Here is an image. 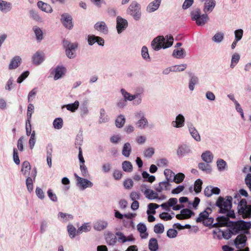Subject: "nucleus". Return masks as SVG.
I'll list each match as a JSON object with an SVG mask.
<instances>
[{
	"instance_id": "f257e3e1",
	"label": "nucleus",
	"mask_w": 251,
	"mask_h": 251,
	"mask_svg": "<svg viewBox=\"0 0 251 251\" xmlns=\"http://www.w3.org/2000/svg\"><path fill=\"white\" fill-rule=\"evenodd\" d=\"M216 6L215 0H206L204 3L203 11L204 13L201 14L200 8L197 7L193 9L190 13L191 19L195 21L198 26H203L209 20L207 13H211Z\"/></svg>"
},
{
	"instance_id": "f03ea898",
	"label": "nucleus",
	"mask_w": 251,
	"mask_h": 251,
	"mask_svg": "<svg viewBox=\"0 0 251 251\" xmlns=\"http://www.w3.org/2000/svg\"><path fill=\"white\" fill-rule=\"evenodd\" d=\"M174 38L171 35L158 36L155 38L151 43L152 48L156 51H158L161 48L166 49L170 47L173 44Z\"/></svg>"
},
{
	"instance_id": "7ed1b4c3",
	"label": "nucleus",
	"mask_w": 251,
	"mask_h": 251,
	"mask_svg": "<svg viewBox=\"0 0 251 251\" xmlns=\"http://www.w3.org/2000/svg\"><path fill=\"white\" fill-rule=\"evenodd\" d=\"M233 199L231 196H226L225 198L219 197L216 202V205L219 207V212L225 213L232 208V201Z\"/></svg>"
},
{
	"instance_id": "20e7f679",
	"label": "nucleus",
	"mask_w": 251,
	"mask_h": 251,
	"mask_svg": "<svg viewBox=\"0 0 251 251\" xmlns=\"http://www.w3.org/2000/svg\"><path fill=\"white\" fill-rule=\"evenodd\" d=\"M237 211L239 215L244 219L251 218V205L247 204L246 199H241L237 206Z\"/></svg>"
},
{
	"instance_id": "39448f33",
	"label": "nucleus",
	"mask_w": 251,
	"mask_h": 251,
	"mask_svg": "<svg viewBox=\"0 0 251 251\" xmlns=\"http://www.w3.org/2000/svg\"><path fill=\"white\" fill-rule=\"evenodd\" d=\"M127 12L132 16L135 20H139L141 17L140 5L136 1H132L127 9Z\"/></svg>"
},
{
	"instance_id": "423d86ee",
	"label": "nucleus",
	"mask_w": 251,
	"mask_h": 251,
	"mask_svg": "<svg viewBox=\"0 0 251 251\" xmlns=\"http://www.w3.org/2000/svg\"><path fill=\"white\" fill-rule=\"evenodd\" d=\"M63 45L65 49V53L67 56L72 59L75 57L76 50L78 48V44L77 43H71L67 40L63 41Z\"/></svg>"
},
{
	"instance_id": "0eeeda50",
	"label": "nucleus",
	"mask_w": 251,
	"mask_h": 251,
	"mask_svg": "<svg viewBox=\"0 0 251 251\" xmlns=\"http://www.w3.org/2000/svg\"><path fill=\"white\" fill-rule=\"evenodd\" d=\"M232 227L234 234H238L243 230H248L251 228V222L240 220L236 222H232Z\"/></svg>"
},
{
	"instance_id": "6e6552de",
	"label": "nucleus",
	"mask_w": 251,
	"mask_h": 251,
	"mask_svg": "<svg viewBox=\"0 0 251 251\" xmlns=\"http://www.w3.org/2000/svg\"><path fill=\"white\" fill-rule=\"evenodd\" d=\"M249 233L248 231H246L244 234H241L237 235L234 240V244L236 248L241 250L246 245L247 237L245 234Z\"/></svg>"
},
{
	"instance_id": "1a4fd4ad",
	"label": "nucleus",
	"mask_w": 251,
	"mask_h": 251,
	"mask_svg": "<svg viewBox=\"0 0 251 251\" xmlns=\"http://www.w3.org/2000/svg\"><path fill=\"white\" fill-rule=\"evenodd\" d=\"M74 176L76 179V185L81 190H83L88 187L93 186V184L90 180L79 176L76 174H75Z\"/></svg>"
},
{
	"instance_id": "9d476101",
	"label": "nucleus",
	"mask_w": 251,
	"mask_h": 251,
	"mask_svg": "<svg viewBox=\"0 0 251 251\" xmlns=\"http://www.w3.org/2000/svg\"><path fill=\"white\" fill-rule=\"evenodd\" d=\"M72 16L67 13L62 14L61 16L60 21L64 26L68 29H72L74 26Z\"/></svg>"
},
{
	"instance_id": "9b49d317",
	"label": "nucleus",
	"mask_w": 251,
	"mask_h": 251,
	"mask_svg": "<svg viewBox=\"0 0 251 251\" xmlns=\"http://www.w3.org/2000/svg\"><path fill=\"white\" fill-rule=\"evenodd\" d=\"M128 26V22L126 19L118 16L116 19V28L119 34L123 32Z\"/></svg>"
},
{
	"instance_id": "f8f14e48",
	"label": "nucleus",
	"mask_w": 251,
	"mask_h": 251,
	"mask_svg": "<svg viewBox=\"0 0 251 251\" xmlns=\"http://www.w3.org/2000/svg\"><path fill=\"white\" fill-rule=\"evenodd\" d=\"M187 126L190 134L191 137L197 142H200L201 141V136L194 126V125L191 122L187 123Z\"/></svg>"
},
{
	"instance_id": "ddd939ff",
	"label": "nucleus",
	"mask_w": 251,
	"mask_h": 251,
	"mask_svg": "<svg viewBox=\"0 0 251 251\" xmlns=\"http://www.w3.org/2000/svg\"><path fill=\"white\" fill-rule=\"evenodd\" d=\"M192 152L191 148L185 144L179 145L176 151V154L179 157H182Z\"/></svg>"
},
{
	"instance_id": "4468645a",
	"label": "nucleus",
	"mask_w": 251,
	"mask_h": 251,
	"mask_svg": "<svg viewBox=\"0 0 251 251\" xmlns=\"http://www.w3.org/2000/svg\"><path fill=\"white\" fill-rule=\"evenodd\" d=\"M217 230V231L214 230L213 233L215 234L217 232L218 233V237L219 238L222 237L226 239H228L231 237L232 235L235 234L234 232H233L232 230V227H231V229L227 228L225 230H221L218 228Z\"/></svg>"
},
{
	"instance_id": "2eb2a0df",
	"label": "nucleus",
	"mask_w": 251,
	"mask_h": 251,
	"mask_svg": "<svg viewBox=\"0 0 251 251\" xmlns=\"http://www.w3.org/2000/svg\"><path fill=\"white\" fill-rule=\"evenodd\" d=\"M31 175V176L33 177V179L31 177L27 176L25 181L27 190L30 193L33 191V181L35 179L37 175V170L35 168H34L33 170L32 171Z\"/></svg>"
},
{
	"instance_id": "dca6fc26",
	"label": "nucleus",
	"mask_w": 251,
	"mask_h": 251,
	"mask_svg": "<svg viewBox=\"0 0 251 251\" xmlns=\"http://www.w3.org/2000/svg\"><path fill=\"white\" fill-rule=\"evenodd\" d=\"M172 126L176 128H181L185 125V118L181 114H179L176 116L175 121H173L171 124Z\"/></svg>"
},
{
	"instance_id": "f3484780",
	"label": "nucleus",
	"mask_w": 251,
	"mask_h": 251,
	"mask_svg": "<svg viewBox=\"0 0 251 251\" xmlns=\"http://www.w3.org/2000/svg\"><path fill=\"white\" fill-rule=\"evenodd\" d=\"M162 0H154L151 2L146 7V11L148 13H152L156 11L159 7Z\"/></svg>"
},
{
	"instance_id": "a211bd4d",
	"label": "nucleus",
	"mask_w": 251,
	"mask_h": 251,
	"mask_svg": "<svg viewBox=\"0 0 251 251\" xmlns=\"http://www.w3.org/2000/svg\"><path fill=\"white\" fill-rule=\"evenodd\" d=\"M94 28L104 34H107L108 32V28L104 21L97 22L94 25Z\"/></svg>"
},
{
	"instance_id": "6ab92c4d",
	"label": "nucleus",
	"mask_w": 251,
	"mask_h": 251,
	"mask_svg": "<svg viewBox=\"0 0 251 251\" xmlns=\"http://www.w3.org/2000/svg\"><path fill=\"white\" fill-rule=\"evenodd\" d=\"M106 243L109 246H114L117 242V238L111 231H107L104 234Z\"/></svg>"
},
{
	"instance_id": "aec40b11",
	"label": "nucleus",
	"mask_w": 251,
	"mask_h": 251,
	"mask_svg": "<svg viewBox=\"0 0 251 251\" xmlns=\"http://www.w3.org/2000/svg\"><path fill=\"white\" fill-rule=\"evenodd\" d=\"M171 184L168 181H164L160 182L157 186H155L154 188L156 191L158 193L162 192L163 190L168 191L170 189Z\"/></svg>"
},
{
	"instance_id": "412c9836",
	"label": "nucleus",
	"mask_w": 251,
	"mask_h": 251,
	"mask_svg": "<svg viewBox=\"0 0 251 251\" xmlns=\"http://www.w3.org/2000/svg\"><path fill=\"white\" fill-rule=\"evenodd\" d=\"M22 63V58L20 56L16 55L11 60L8 65L9 70H14L17 68Z\"/></svg>"
},
{
	"instance_id": "4be33fe9",
	"label": "nucleus",
	"mask_w": 251,
	"mask_h": 251,
	"mask_svg": "<svg viewBox=\"0 0 251 251\" xmlns=\"http://www.w3.org/2000/svg\"><path fill=\"white\" fill-rule=\"evenodd\" d=\"M108 226V222L104 220H99L94 223L93 227L97 231H101Z\"/></svg>"
},
{
	"instance_id": "5701e85b",
	"label": "nucleus",
	"mask_w": 251,
	"mask_h": 251,
	"mask_svg": "<svg viewBox=\"0 0 251 251\" xmlns=\"http://www.w3.org/2000/svg\"><path fill=\"white\" fill-rule=\"evenodd\" d=\"M12 8V3L10 2L0 0V11L2 13H7L11 11Z\"/></svg>"
},
{
	"instance_id": "b1692460",
	"label": "nucleus",
	"mask_w": 251,
	"mask_h": 251,
	"mask_svg": "<svg viewBox=\"0 0 251 251\" xmlns=\"http://www.w3.org/2000/svg\"><path fill=\"white\" fill-rule=\"evenodd\" d=\"M137 228L139 232L140 237L142 239H146L148 236V233L147 231V226L145 224L140 223L137 225Z\"/></svg>"
},
{
	"instance_id": "393cba45",
	"label": "nucleus",
	"mask_w": 251,
	"mask_h": 251,
	"mask_svg": "<svg viewBox=\"0 0 251 251\" xmlns=\"http://www.w3.org/2000/svg\"><path fill=\"white\" fill-rule=\"evenodd\" d=\"M33 64L36 65L40 64L44 60V55L40 51H37L32 57Z\"/></svg>"
},
{
	"instance_id": "a878e982",
	"label": "nucleus",
	"mask_w": 251,
	"mask_h": 251,
	"mask_svg": "<svg viewBox=\"0 0 251 251\" xmlns=\"http://www.w3.org/2000/svg\"><path fill=\"white\" fill-rule=\"evenodd\" d=\"M211 211V209L207 207L205 210L200 213L199 217L196 219V222L197 223L203 222L209 216Z\"/></svg>"
},
{
	"instance_id": "bb28decb",
	"label": "nucleus",
	"mask_w": 251,
	"mask_h": 251,
	"mask_svg": "<svg viewBox=\"0 0 251 251\" xmlns=\"http://www.w3.org/2000/svg\"><path fill=\"white\" fill-rule=\"evenodd\" d=\"M144 194L145 195L146 197L148 199L150 200H152L158 198V194L157 193V192H155L153 190L150 189H146L144 191Z\"/></svg>"
},
{
	"instance_id": "cd10ccee",
	"label": "nucleus",
	"mask_w": 251,
	"mask_h": 251,
	"mask_svg": "<svg viewBox=\"0 0 251 251\" xmlns=\"http://www.w3.org/2000/svg\"><path fill=\"white\" fill-rule=\"evenodd\" d=\"M202 160L207 164L212 163L213 159V155L211 151H206L201 155Z\"/></svg>"
},
{
	"instance_id": "c85d7f7f",
	"label": "nucleus",
	"mask_w": 251,
	"mask_h": 251,
	"mask_svg": "<svg viewBox=\"0 0 251 251\" xmlns=\"http://www.w3.org/2000/svg\"><path fill=\"white\" fill-rule=\"evenodd\" d=\"M189 76L190 78L189 82V89L190 91H192L194 90L195 85L198 83L199 78L192 73L189 74Z\"/></svg>"
},
{
	"instance_id": "c756f323",
	"label": "nucleus",
	"mask_w": 251,
	"mask_h": 251,
	"mask_svg": "<svg viewBox=\"0 0 251 251\" xmlns=\"http://www.w3.org/2000/svg\"><path fill=\"white\" fill-rule=\"evenodd\" d=\"M37 6L41 10L47 13H51L52 11V7L50 5L42 1H39L37 2Z\"/></svg>"
},
{
	"instance_id": "7c9ffc66",
	"label": "nucleus",
	"mask_w": 251,
	"mask_h": 251,
	"mask_svg": "<svg viewBox=\"0 0 251 251\" xmlns=\"http://www.w3.org/2000/svg\"><path fill=\"white\" fill-rule=\"evenodd\" d=\"M65 68L62 66H58L54 70V80H57L60 78L64 75L65 72Z\"/></svg>"
},
{
	"instance_id": "2f4dec72",
	"label": "nucleus",
	"mask_w": 251,
	"mask_h": 251,
	"mask_svg": "<svg viewBox=\"0 0 251 251\" xmlns=\"http://www.w3.org/2000/svg\"><path fill=\"white\" fill-rule=\"evenodd\" d=\"M228 217L225 216H221L217 218V222L214 224L213 227L222 226L227 224L228 222Z\"/></svg>"
},
{
	"instance_id": "473e14b6",
	"label": "nucleus",
	"mask_w": 251,
	"mask_h": 251,
	"mask_svg": "<svg viewBox=\"0 0 251 251\" xmlns=\"http://www.w3.org/2000/svg\"><path fill=\"white\" fill-rule=\"evenodd\" d=\"M131 152V146L128 142L124 144L122 151V155L126 157H128Z\"/></svg>"
},
{
	"instance_id": "72a5a7b5",
	"label": "nucleus",
	"mask_w": 251,
	"mask_h": 251,
	"mask_svg": "<svg viewBox=\"0 0 251 251\" xmlns=\"http://www.w3.org/2000/svg\"><path fill=\"white\" fill-rule=\"evenodd\" d=\"M31 170V166L29 162L27 161H25L22 163L21 172L23 174L26 176L29 175V171Z\"/></svg>"
},
{
	"instance_id": "f704fd0d",
	"label": "nucleus",
	"mask_w": 251,
	"mask_h": 251,
	"mask_svg": "<svg viewBox=\"0 0 251 251\" xmlns=\"http://www.w3.org/2000/svg\"><path fill=\"white\" fill-rule=\"evenodd\" d=\"M149 249L151 251H156L158 249V244L157 240L155 238H152L150 239L149 242Z\"/></svg>"
},
{
	"instance_id": "c9c22d12",
	"label": "nucleus",
	"mask_w": 251,
	"mask_h": 251,
	"mask_svg": "<svg viewBox=\"0 0 251 251\" xmlns=\"http://www.w3.org/2000/svg\"><path fill=\"white\" fill-rule=\"evenodd\" d=\"M172 55L176 58H183L185 56V51L184 49L181 48L179 50H175L173 51Z\"/></svg>"
},
{
	"instance_id": "e433bc0d",
	"label": "nucleus",
	"mask_w": 251,
	"mask_h": 251,
	"mask_svg": "<svg viewBox=\"0 0 251 251\" xmlns=\"http://www.w3.org/2000/svg\"><path fill=\"white\" fill-rule=\"evenodd\" d=\"M136 125L139 128H145L148 125V120L145 117H143L137 122Z\"/></svg>"
},
{
	"instance_id": "4c0bfd02",
	"label": "nucleus",
	"mask_w": 251,
	"mask_h": 251,
	"mask_svg": "<svg viewBox=\"0 0 251 251\" xmlns=\"http://www.w3.org/2000/svg\"><path fill=\"white\" fill-rule=\"evenodd\" d=\"M166 180L169 182H173L174 180L175 173L170 169H166L164 171Z\"/></svg>"
},
{
	"instance_id": "58836bf2",
	"label": "nucleus",
	"mask_w": 251,
	"mask_h": 251,
	"mask_svg": "<svg viewBox=\"0 0 251 251\" xmlns=\"http://www.w3.org/2000/svg\"><path fill=\"white\" fill-rule=\"evenodd\" d=\"M216 163L218 170L220 172L225 170L227 167L226 162L222 159H218L217 160Z\"/></svg>"
},
{
	"instance_id": "ea45409f",
	"label": "nucleus",
	"mask_w": 251,
	"mask_h": 251,
	"mask_svg": "<svg viewBox=\"0 0 251 251\" xmlns=\"http://www.w3.org/2000/svg\"><path fill=\"white\" fill-rule=\"evenodd\" d=\"M79 102L78 100H75L74 103H70L64 105L63 107H65L67 109L72 112H75L78 108Z\"/></svg>"
},
{
	"instance_id": "a19ab883",
	"label": "nucleus",
	"mask_w": 251,
	"mask_h": 251,
	"mask_svg": "<svg viewBox=\"0 0 251 251\" xmlns=\"http://www.w3.org/2000/svg\"><path fill=\"white\" fill-rule=\"evenodd\" d=\"M120 91L123 97H124L123 99L126 100L132 101L135 99L136 96L130 95L125 89H121Z\"/></svg>"
},
{
	"instance_id": "79ce46f5",
	"label": "nucleus",
	"mask_w": 251,
	"mask_h": 251,
	"mask_svg": "<svg viewBox=\"0 0 251 251\" xmlns=\"http://www.w3.org/2000/svg\"><path fill=\"white\" fill-rule=\"evenodd\" d=\"M33 30L36 35V38L38 41H41L43 38V32L41 28L37 26L33 27Z\"/></svg>"
},
{
	"instance_id": "37998d69",
	"label": "nucleus",
	"mask_w": 251,
	"mask_h": 251,
	"mask_svg": "<svg viewBox=\"0 0 251 251\" xmlns=\"http://www.w3.org/2000/svg\"><path fill=\"white\" fill-rule=\"evenodd\" d=\"M100 115L99 117V123H105L108 121L109 119L107 115L106 114L104 108H101L100 109Z\"/></svg>"
},
{
	"instance_id": "c03bdc74",
	"label": "nucleus",
	"mask_w": 251,
	"mask_h": 251,
	"mask_svg": "<svg viewBox=\"0 0 251 251\" xmlns=\"http://www.w3.org/2000/svg\"><path fill=\"white\" fill-rule=\"evenodd\" d=\"M198 167L199 169L205 172L206 173H210L212 171L211 167L209 164H207L206 163H200L198 165Z\"/></svg>"
},
{
	"instance_id": "a18cd8bd",
	"label": "nucleus",
	"mask_w": 251,
	"mask_h": 251,
	"mask_svg": "<svg viewBox=\"0 0 251 251\" xmlns=\"http://www.w3.org/2000/svg\"><path fill=\"white\" fill-rule=\"evenodd\" d=\"M141 55L143 58L147 61H151V57L149 54L148 48L144 46L141 49Z\"/></svg>"
},
{
	"instance_id": "49530a36",
	"label": "nucleus",
	"mask_w": 251,
	"mask_h": 251,
	"mask_svg": "<svg viewBox=\"0 0 251 251\" xmlns=\"http://www.w3.org/2000/svg\"><path fill=\"white\" fill-rule=\"evenodd\" d=\"M224 38V34L221 32L216 33L212 37V40L213 42L220 43L223 41Z\"/></svg>"
},
{
	"instance_id": "de8ad7c7",
	"label": "nucleus",
	"mask_w": 251,
	"mask_h": 251,
	"mask_svg": "<svg viewBox=\"0 0 251 251\" xmlns=\"http://www.w3.org/2000/svg\"><path fill=\"white\" fill-rule=\"evenodd\" d=\"M126 119L124 115H120L115 121L116 126L118 128L123 127L125 123Z\"/></svg>"
},
{
	"instance_id": "09e8293b",
	"label": "nucleus",
	"mask_w": 251,
	"mask_h": 251,
	"mask_svg": "<svg viewBox=\"0 0 251 251\" xmlns=\"http://www.w3.org/2000/svg\"><path fill=\"white\" fill-rule=\"evenodd\" d=\"M63 122L61 118H55L53 122V126L56 129H60L63 126Z\"/></svg>"
},
{
	"instance_id": "8fccbe9b",
	"label": "nucleus",
	"mask_w": 251,
	"mask_h": 251,
	"mask_svg": "<svg viewBox=\"0 0 251 251\" xmlns=\"http://www.w3.org/2000/svg\"><path fill=\"white\" fill-rule=\"evenodd\" d=\"M67 230L70 238H74L77 232L75 227L73 225L69 224L67 226Z\"/></svg>"
},
{
	"instance_id": "3c124183",
	"label": "nucleus",
	"mask_w": 251,
	"mask_h": 251,
	"mask_svg": "<svg viewBox=\"0 0 251 251\" xmlns=\"http://www.w3.org/2000/svg\"><path fill=\"white\" fill-rule=\"evenodd\" d=\"M122 169L126 172H131L132 171V165L130 162L125 161L122 163Z\"/></svg>"
},
{
	"instance_id": "603ef678",
	"label": "nucleus",
	"mask_w": 251,
	"mask_h": 251,
	"mask_svg": "<svg viewBox=\"0 0 251 251\" xmlns=\"http://www.w3.org/2000/svg\"><path fill=\"white\" fill-rule=\"evenodd\" d=\"M180 213L184 216L185 219L190 218L194 215V212L188 208H184L180 211Z\"/></svg>"
},
{
	"instance_id": "864d4df0",
	"label": "nucleus",
	"mask_w": 251,
	"mask_h": 251,
	"mask_svg": "<svg viewBox=\"0 0 251 251\" xmlns=\"http://www.w3.org/2000/svg\"><path fill=\"white\" fill-rule=\"evenodd\" d=\"M149 209L147 210V213L148 215L151 214L155 213V209L158 208L159 207V205L156 203H151L148 205Z\"/></svg>"
},
{
	"instance_id": "5fc2aeb1",
	"label": "nucleus",
	"mask_w": 251,
	"mask_h": 251,
	"mask_svg": "<svg viewBox=\"0 0 251 251\" xmlns=\"http://www.w3.org/2000/svg\"><path fill=\"white\" fill-rule=\"evenodd\" d=\"M187 64H182L179 65H175L172 66V72H182L184 71L187 68Z\"/></svg>"
},
{
	"instance_id": "6e6d98bb",
	"label": "nucleus",
	"mask_w": 251,
	"mask_h": 251,
	"mask_svg": "<svg viewBox=\"0 0 251 251\" xmlns=\"http://www.w3.org/2000/svg\"><path fill=\"white\" fill-rule=\"evenodd\" d=\"M80 115L82 117L86 115L89 112L87 107V102H84L80 107Z\"/></svg>"
},
{
	"instance_id": "4d7b16f0",
	"label": "nucleus",
	"mask_w": 251,
	"mask_h": 251,
	"mask_svg": "<svg viewBox=\"0 0 251 251\" xmlns=\"http://www.w3.org/2000/svg\"><path fill=\"white\" fill-rule=\"evenodd\" d=\"M91 230V226L89 225L88 223H84L80 227H79L77 230V232L79 233H81L83 232H88Z\"/></svg>"
},
{
	"instance_id": "13d9d810",
	"label": "nucleus",
	"mask_w": 251,
	"mask_h": 251,
	"mask_svg": "<svg viewBox=\"0 0 251 251\" xmlns=\"http://www.w3.org/2000/svg\"><path fill=\"white\" fill-rule=\"evenodd\" d=\"M153 231L157 234H161L164 231V226L162 224H157L154 226Z\"/></svg>"
},
{
	"instance_id": "bf43d9fd",
	"label": "nucleus",
	"mask_w": 251,
	"mask_h": 251,
	"mask_svg": "<svg viewBox=\"0 0 251 251\" xmlns=\"http://www.w3.org/2000/svg\"><path fill=\"white\" fill-rule=\"evenodd\" d=\"M185 178V175L181 173H179L176 175L175 174L174 180L173 182H175L176 183H180L183 181Z\"/></svg>"
},
{
	"instance_id": "052dcab7",
	"label": "nucleus",
	"mask_w": 251,
	"mask_h": 251,
	"mask_svg": "<svg viewBox=\"0 0 251 251\" xmlns=\"http://www.w3.org/2000/svg\"><path fill=\"white\" fill-rule=\"evenodd\" d=\"M240 59V56L237 53H235L232 56L230 67L233 68L238 63Z\"/></svg>"
},
{
	"instance_id": "680f3d73",
	"label": "nucleus",
	"mask_w": 251,
	"mask_h": 251,
	"mask_svg": "<svg viewBox=\"0 0 251 251\" xmlns=\"http://www.w3.org/2000/svg\"><path fill=\"white\" fill-rule=\"evenodd\" d=\"M36 142V136H35V132L34 130L32 131V133L31 134L29 140V146L30 149H32L35 144Z\"/></svg>"
},
{
	"instance_id": "e2e57ef3",
	"label": "nucleus",
	"mask_w": 251,
	"mask_h": 251,
	"mask_svg": "<svg viewBox=\"0 0 251 251\" xmlns=\"http://www.w3.org/2000/svg\"><path fill=\"white\" fill-rule=\"evenodd\" d=\"M202 184V181L200 179L196 180L194 185V191L196 193H199L201 191Z\"/></svg>"
},
{
	"instance_id": "0e129e2a",
	"label": "nucleus",
	"mask_w": 251,
	"mask_h": 251,
	"mask_svg": "<svg viewBox=\"0 0 251 251\" xmlns=\"http://www.w3.org/2000/svg\"><path fill=\"white\" fill-rule=\"evenodd\" d=\"M34 109V106L33 104L31 103H29L27 106V117L28 120V122H29V121H31V116L32 114V113L33 112V110Z\"/></svg>"
},
{
	"instance_id": "69168bd1",
	"label": "nucleus",
	"mask_w": 251,
	"mask_h": 251,
	"mask_svg": "<svg viewBox=\"0 0 251 251\" xmlns=\"http://www.w3.org/2000/svg\"><path fill=\"white\" fill-rule=\"evenodd\" d=\"M116 235L118 236V239H117V241L118 240V242H121L122 243H125L126 242V236H125V235L123 234V233L118 231L116 232Z\"/></svg>"
},
{
	"instance_id": "338daca9",
	"label": "nucleus",
	"mask_w": 251,
	"mask_h": 251,
	"mask_svg": "<svg viewBox=\"0 0 251 251\" xmlns=\"http://www.w3.org/2000/svg\"><path fill=\"white\" fill-rule=\"evenodd\" d=\"M29 15L30 17L36 21H41V18L38 14V13L33 10H31L29 11Z\"/></svg>"
},
{
	"instance_id": "774afa93",
	"label": "nucleus",
	"mask_w": 251,
	"mask_h": 251,
	"mask_svg": "<svg viewBox=\"0 0 251 251\" xmlns=\"http://www.w3.org/2000/svg\"><path fill=\"white\" fill-rule=\"evenodd\" d=\"M80 170L81 173V175L83 177H87L89 176L88 171L86 166L84 164H80Z\"/></svg>"
}]
</instances>
